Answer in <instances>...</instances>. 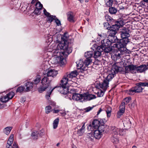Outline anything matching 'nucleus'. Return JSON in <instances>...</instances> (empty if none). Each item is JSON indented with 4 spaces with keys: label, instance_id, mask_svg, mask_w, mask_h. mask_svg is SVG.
Segmentation results:
<instances>
[{
    "label": "nucleus",
    "instance_id": "obj_57",
    "mask_svg": "<svg viewBox=\"0 0 148 148\" xmlns=\"http://www.w3.org/2000/svg\"><path fill=\"white\" fill-rule=\"evenodd\" d=\"M100 125H103L106 122V120L104 119H101L99 120Z\"/></svg>",
    "mask_w": 148,
    "mask_h": 148
},
{
    "label": "nucleus",
    "instance_id": "obj_46",
    "mask_svg": "<svg viewBox=\"0 0 148 148\" xmlns=\"http://www.w3.org/2000/svg\"><path fill=\"white\" fill-rule=\"evenodd\" d=\"M25 88L24 86H20L17 89L16 92L19 93L22 92L23 91L25 92Z\"/></svg>",
    "mask_w": 148,
    "mask_h": 148
},
{
    "label": "nucleus",
    "instance_id": "obj_56",
    "mask_svg": "<svg viewBox=\"0 0 148 148\" xmlns=\"http://www.w3.org/2000/svg\"><path fill=\"white\" fill-rule=\"evenodd\" d=\"M123 113H123V112L119 111L117 113V117L118 118H120L121 116L123 115Z\"/></svg>",
    "mask_w": 148,
    "mask_h": 148
},
{
    "label": "nucleus",
    "instance_id": "obj_44",
    "mask_svg": "<svg viewBox=\"0 0 148 148\" xmlns=\"http://www.w3.org/2000/svg\"><path fill=\"white\" fill-rule=\"evenodd\" d=\"M106 5L109 7L112 6L113 3L112 0H105Z\"/></svg>",
    "mask_w": 148,
    "mask_h": 148
},
{
    "label": "nucleus",
    "instance_id": "obj_64",
    "mask_svg": "<svg viewBox=\"0 0 148 148\" xmlns=\"http://www.w3.org/2000/svg\"><path fill=\"white\" fill-rule=\"evenodd\" d=\"M125 104H126L125 103V102L123 101L121 103V105L120 106V107L125 108Z\"/></svg>",
    "mask_w": 148,
    "mask_h": 148
},
{
    "label": "nucleus",
    "instance_id": "obj_30",
    "mask_svg": "<svg viewBox=\"0 0 148 148\" xmlns=\"http://www.w3.org/2000/svg\"><path fill=\"white\" fill-rule=\"evenodd\" d=\"M12 129V127L11 126H8L5 127L3 129V133L7 135H8Z\"/></svg>",
    "mask_w": 148,
    "mask_h": 148
},
{
    "label": "nucleus",
    "instance_id": "obj_16",
    "mask_svg": "<svg viewBox=\"0 0 148 148\" xmlns=\"http://www.w3.org/2000/svg\"><path fill=\"white\" fill-rule=\"evenodd\" d=\"M58 73V71L55 70L50 69L48 70L46 74H43L45 75H47V77H56Z\"/></svg>",
    "mask_w": 148,
    "mask_h": 148
},
{
    "label": "nucleus",
    "instance_id": "obj_3",
    "mask_svg": "<svg viewBox=\"0 0 148 148\" xmlns=\"http://www.w3.org/2000/svg\"><path fill=\"white\" fill-rule=\"evenodd\" d=\"M113 77L114 76L113 74H109L103 82L99 83L98 86L99 88L101 89L103 91H105L108 87L109 82Z\"/></svg>",
    "mask_w": 148,
    "mask_h": 148
},
{
    "label": "nucleus",
    "instance_id": "obj_48",
    "mask_svg": "<svg viewBox=\"0 0 148 148\" xmlns=\"http://www.w3.org/2000/svg\"><path fill=\"white\" fill-rule=\"evenodd\" d=\"M36 7L37 10H40L43 7V6L41 4L40 2H38L36 4Z\"/></svg>",
    "mask_w": 148,
    "mask_h": 148
},
{
    "label": "nucleus",
    "instance_id": "obj_45",
    "mask_svg": "<svg viewBox=\"0 0 148 148\" xmlns=\"http://www.w3.org/2000/svg\"><path fill=\"white\" fill-rule=\"evenodd\" d=\"M111 140L114 144L117 143L118 142L119 140L117 137L116 135L115 136H113L111 138Z\"/></svg>",
    "mask_w": 148,
    "mask_h": 148
},
{
    "label": "nucleus",
    "instance_id": "obj_10",
    "mask_svg": "<svg viewBox=\"0 0 148 148\" xmlns=\"http://www.w3.org/2000/svg\"><path fill=\"white\" fill-rule=\"evenodd\" d=\"M14 95V93L13 92H11L6 95L0 98V100L2 102L5 103L9 100L12 99Z\"/></svg>",
    "mask_w": 148,
    "mask_h": 148
},
{
    "label": "nucleus",
    "instance_id": "obj_49",
    "mask_svg": "<svg viewBox=\"0 0 148 148\" xmlns=\"http://www.w3.org/2000/svg\"><path fill=\"white\" fill-rule=\"evenodd\" d=\"M45 109L46 113L47 114H48L51 111L52 108L51 106H48L46 107Z\"/></svg>",
    "mask_w": 148,
    "mask_h": 148
},
{
    "label": "nucleus",
    "instance_id": "obj_60",
    "mask_svg": "<svg viewBox=\"0 0 148 148\" xmlns=\"http://www.w3.org/2000/svg\"><path fill=\"white\" fill-rule=\"evenodd\" d=\"M98 47V46L97 45L94 44L91 48V49H92L93 51H95L96 50V49H97Z\"/></svg>",
    "mask_w": 148,
    "mask_h": 148
},
{
    "label": "nucleus",
    "instance_id": "obj_4",
    "mask_svg": "<svg viewBox=\"0 0 148 148\" xmlns=\"http://www.w3.org/2000/svg\"><path fill=\"white\" fill-rule=\"evenodd\" d=\"M51 80L49 79L48 77H44L41 80V83L42 86L38 89V91L40 93L45 91L49 86Z\"/></svg>",
    "mask_w": 148,
    "mask_h": 148
},
{
    "label": "nucleus",
    "instance_id": "obj_63",
    "mask_svg": "<svg viewBox=\"0 0 148 148\" xmlns=\"http://www.w3.org/2000/svg\"><path fill=\"white\" fill-rule=\"evenodd\" d=\"M141 85L143 86L148 87V82H142Z\"/></svg>",
    "mask_w": 148,
    "mask_h": 148
},
{
    "label": "nucleus",
    "instance_id": "obj_20",
    "mask_svg": "<svg viewBox=\"0 0 148 148\" xmlns=\"http://www.w3.org/2000/svg\"><path fill=\"white\" fill-rule=\"evenodd\" d=\"M119 67L115 64H114L112 66L111 69V73H110L109 74H113L114 77V75L119 71Z\"/></svg>",
    "mask_w": 148,
    "mask_h": 148
},
{
    "label": "nucleus",
    "instance_id": "obj_42",
    "mask_svg": "<svg viewBox=\"0 0 148 148\" xmlns=\"http://www.w3.org/2000/svg\"><path fill=\"white\" fill-rule=\"evenodd\" d=\"M59 121V119L58 118L56 119L53 123V128L54 129H56L58 127Z\"/></svg>",
    "mask_w": 148,
    "mask_h": 148
},
{
    "label": "nucleus",
    "instance_id": "obj_29",
    "mask_svg": "<svg viewBox=\"0 0 148 148\" xmlns=\"http://www.w3.org/2000/svg\"><path fill=\"white\" fill-rule=\"evenodd\" d=\"M92 125L94 128L97 129L100 125V121L98 120H95L93 121Z\"/></svg>",
    "mask_w": 148,
    "mask_h": 148
},
{
    "label": "nucleus",
    "instance_id": "obj_5",
    "mask_svg": "<svg viewBox=\"0 0 148 148\" xmlns=\"http://www.w3.org/2000/svg\"><path fill=\"white\" fill-rule=\"evenodd\" d=\"M102 134L97 130H94L93 132L88 133L86 137L89 140H92L94 138L96 139H99L101 137Z\"/></svg>",
    "mask_w": 148,
    "mask_h": 148
},
{
    "label": "nucleus",
    "instance_id": "obj_47",
    "mask_svg": "<svg viewBox=\"0 0 148 148\" xmlns=\"http://www.w3.org/2000/svg\"><path fill=\"white\" fill-rule=\"evenodd\" d=\"M101 53L100 52H99L98 50H95L94 51V57L95 58H97L101 55Z\"/></svg>",
    "mask_w": 148,
    "mask_h": 148
},
{
    "label": "nucleus",
    "instance_id": "obj_28",
    "mask_svg": "<svg viewBox=\"0 0 148 148\" xmlns=\"http://www.w3.org/2000/svg\"><path fill=\"white\" fill-rule=\"evenodd\" d=\"M67 17L68 20L71 22H74V15L73 12H69L67 13Z\"/></svg>",
    "mask_w": 148,
    "mask_h": 148
},
{
    "label": "nucleus",
    "instance_id": "obj_6",
    "mask_svg": "<svg viewBox=\"0 0 148 148\" xmlns=\"http://www.w3.org/2000/svg\"><path fill=\"white\" fill-rule=\"evenodd\" d=\"M130 42L129 39L125 40L123 39L119 40V41L113 45L114 47H116L119 49L125 47L127 43Z\"/></svg>",
    "mask_w": 148,
    "mask_h": 148
},
{
    "label": "nucleus",
    "instance_id": "obj_33",
    "mask_svg": "<svg viewBox=\"0 0 148 148\" xmlns=\"http://www.w3.org/2000/svg\"><path fill=\"white\" fill-rule=\"evenodd\" d=\"M106 129V128L105 126L103 125H100L97 130L102 134V133H104Z\"/></svg>",
    "mask_w": 148,
    "mask_h": 148
},
{
    "label": "nucleus",
    "instance_id": "obj_15",
    "mask_svg": "<svg viewBox=\"0 0 148 148\" xmlns=\"http://www.w3.org/2000/svg\"><path fill=\"white\" fill-rule=\"evenodd\" d=\"M83 94H80L78 93H74L72 95V99L73 100L75 101H79L80 102L83 101Z\"/></svg>",
    "mask_w": 148,
    "mask_h": 148
},
{
    "label": "nucleus",
    "instance_id": "obj_37",
    "mask_svg": "<svg viewBox=\"0 0 148 148\" xmlns=\"http://www.w3.org/2000/svg\"><path fill=\"white\" fill-rule=\"evenodd\" d=\"M47 21L51 23L53 20L55 19V18H56V16L50 15L48 16L47 17Z\"/></svg>",
    "mask_w": 148,
    "mask_h": 148
},
{
    "label": "nucleus",
    "instance_id": "obj_35",
    "mask_svg": "<svg viewBox=\"0 0 148 148\" xmlns=\"http://www.w3.org/2000/svg\"><path fill=\"white\" fill-rule=\"evenodd\" d=\"M39 133L37 131H33L31 134V136L34 139H36L38 138Z\"/></svg>",
    "mask_w": 148,
    "mask_h": 148
},
{
    "label": "nucleus",
    "instance_id": "obj_7",
    "mask_svg": "<svg viewBox=\"0 0 148 148\" xmlns=\"http://www.w3.org/2000/svg\"><path fill=\"white\" fill-rule=\"evenodd\" d=\"M13 134L10 135L7 141L6 145V148H18L17 144L15 142L13 143Z\"/></svg>",
    "mask_w": 148,
    "mask_h": 148
},
{
    "label": "nucleus",
    "instance_id": "obj_24",
    "mask_svg": "<svg viewBox=\"0 0 148 148\" xmlns=\"http://www.w3.org/2000/svg\"><path fill=\"white\" fill-rule=\"evenodd\" d=\"M78 74L76 71H75L71 72V73H67L66 74V75L69 79H71L73 77H76Z\"/></svg>",
    "mask_w": 148,
    "mask_h": 148
},
{
    "label": "nucleus",
    "instance_id": "obj_8",
    "mask_svg": "<svg viewBox=\"0 0 148 148\" xmlns=\"http://www.w3.org/2000/svg\"><path fill=\"white\" fill-rule=\"evenodd\" d=\"M120 34L122 39L125 40L129 39L128 37L130 36L129 30L126 27H122L121 29Z\"/></svg>",
    "mask_w": 148,
    "mask_h": 148
},
{
    "label": "nucleus",
    "instance_id": "obj_39",
    "mask_svg": "<svg viewBox=\"0 0 148 148\" xmlns=\"http://www.w3.org/2000/svg\"><path fill=\"white\" fill-rule=\"evenodd\" d=\"M91 62V60L90 59L86 58L84 62V66H85V69L87 66H88Z\"/></svg>",
    "mask_w": 148,
    "mask_h": 148
},
{
    "label": "nucleus",
    "instance_id": "obj_52",
    "mask_svg": "<svg viewBox=\"0 0 148 148\" xmlns=\"http://www.w3.org/2000/svg\"><path fill=\"white\" fill-rule=\"evenodd\" d=\"M131 100V98L130 97H129L125 98L124 99V101L125 102L126 104L128 103Z\"/></svg>",
    "mask_w": 148,
    "mask_h": 148
},
{
    "label": "nucleus",
    "instance_id": "obj_59",
    "mask_svg": "<svg viewBox=\"0 0 148 148\" xmlns=\"http://www.w3.org/2000/svg\"><path fill=\"white\" fill-rule=\"evenodd\" d=\"M103 48H102L99 47H98L97 49H96L95 50H98L99 52H100V53H101L103 51Z\"/></svg>",
    "mask_w": 148,
    "mask_h": 148
},
{
    "label": "nucleus",
    "instance_id": "obj_32",
    "mask_svg": "<svg viewBox=\"0 0 148 148\" xmlns=\"http://www.w3.org/2000/svg\"><path fill=\"white\" fill-rule=\"evenodd\" d=\"M111 130L112 134L116 136L119 134L118 131L119 130V128L115 127H112L111 128Z\"/></svg>",
    "mask_w": 148,
    "mask_h": 148
},
{
    "label": "nucleus",
    "instance_id": "obj_27",
    "mask_svg": "<svg viewBox=\"0 0 148 148\" xmlns=\"http://www.w3.org/2000/svg\"><path fill=\"white\" fill-rule=\"evenodd\" d=\"M125 127H126L128 128H130L131 125V122L130 119L128 118H126L124 120L123 123Z\"/></svg>",
    "mask_w": 148,
    "mask_h": 148
},
{
    "label": "nucleus",
    "instance_id": "obj_26",
    "mask_svg": "<svg viewBox=\"0 0 148 148\" xmlns=\"http://www.w3.org/2000/svg\"><path fill=\"white\" fill-rule=\"evenodd\" d=\"M82 124V125L81 128L77 131V134L79 136H82L84 133L85 130V123H83Z\"/></svg>",
    "mask_w": 148,
    "mask_h": 148
},
{
    "label": "nucleus",
    "instance_id": "obj_58",
    "mask_svg": "<svg viewBox=\"0 0 148 148\" xmlns=\"http://www.w3.org/2000/svg\"><path fill=\"white\" fill-rule=\"evenodd\" d=\"M93 128L92 124H90L88 126L87 129L88 130L92 131Z\"/></svg>",
    "mask_w": 148,
    "mask_h": 148
},
{
    "label": "nucleus",
    "instance_id": "obj_55",
    "mask_svg": "<svg viewBox=\"0 0 148 148\" xmlns=\"http://www.w3.org/2000/svg\"><path fill=\"white\" fill-rule=\"evenodd\" d=\"M104 27V28L105 29H108V28H109V25L108 23L106 22L104 23L103 24Z\"/></svg>",
    "mask_w": 148,
    "mask_h": 148
},
{
    "label": "nucleus",
    "instance_id": "obj_22",
    "mask_svg": "<svg viewBox=\"0 0 148 148\" xmlns=\"http://www.w3.org/2000/svg\"><path fill=\"white\" fill-rule=\"evenodd\" d=\"M118 30V29H117V28L114 27L112 25L111 29H110L108 31L109 34V36H115V35L117 33V31Z\"/></svg>",
    "mask_w": 148,
    "mask_h": 148
},
{
    "label": "nucleus",
    "instance_id": "obj_54",
    "mask_svg": "<svg viewBox=\"0 0 148 148\" xmlns=\"http://www.w3.org/2000/svg\"><path fill=\"white\" fill-rule=\"evenodd\" d=\"M55 21L57 25L58 26H59L61 25V24L60 21L57 18H55Z\"/></svg>",
    "mask_w": 148,
    "mask_h": 148
},
{
    "label": "nucleus",
    "instance_id": "obj_36",
    "mask_svg": "<svg viewBox=\"0 0 148 148\" xmlns=\"http://www.w3.org/2000/svg\"><path fill=\"white\" fill-rule=\"evenodd\" d=\"M109 11L110 14H116L117 10L116 8L114 7H111L109 8Z\"/></svg>",
    "mask_w": 148,
    "mask_h": 148
},
{
    "label": "nucleus",
    "instance_id": "obj_2",
    "mask_svg": "<svg viewBox=\"0 0 148 148\" xmlns=\"http://www.w3.org/2000/svg\"><path fill=\"white\" fill-rule=\"evenodd\" d=\"M68 86H56L54 87L51 90L47 92V94L46 95V98L47 99H49L51 92L54 89L56 88H57V90L60 92V93L64 95L66 94L69 91Z\"/></svg>",
    "mask_w": 148,
    "mask_h": 148
},
{
    "label": "nucleus",
    "instance_id": "obj_14",
    "mask_svg": "<svg viewBox=\"0 0 148 148\" xmlns=\"http://www.w3.org/2000/svg\"><path fill=\"white\" fill-rule=\"evenodd\" d=\"M83 101H90L96 98L95 95L90 94L88 93H84L83 94Z\"/></svg>",
    "mask_w": 148,
    "mask_h": 148
},
{
    "label": "nucleus",
    "instance_id": "obj_25",
    "mask_svg": "<svg viewBox=\"0 0 148 148\" xmlns=\"http://www.w3.org/2000/svg\"><path fill=\"white\" fill-rule=\"evenodd\" d=\"M124 25V23L123 21L121 20H119L116 22V23L115 24L112 25V26L117 28V29H119L120 26H122Z\"/></svg>",
    "mask_w": 148,
    "mask_h": 148
},
{
    "label": "nucleus",
    "instance_id": "obj_23",
    "mask_svg": "<svg viewBox=\"0 0 148 148\" xmlns=\"http://www.w3.org/2000/svg\"><path fill=\"white\" fill-rule=\"evenodd\" d=\"M25 86L26 87L25 89V92H28L33 87V83L32 82H27L25 84Z\"/></svg>",
    "mask_w": 148,
    "mask_h": 148
},
{
    "label": "nucleus",
    "instance_id": "obj_50",
    "mask_svg": "<svg viewBox=\"0 0 148 148\" xmlns=\"http://www.w3.org/2000/svg\"><path fill=\"white\" fill-rule=\"evenodd\" d=\"M130 94L131 95H133L134 93H136V90L134 87L132 88L129 90Z\"/></svg>",
    "mask_w": 148,
    "mask_h": 148
},
{
    "label": "nucleus",
    "instance_id": "obj_38",
    "mask_svg": "<svg viewBox=\"0 0 148 148\" xmlns=\"http://www.w3.org/2000/svg\"><path fill=\"white\" fill-rule=\"evenodd\" d=\"M41 80V77L39 75H37L36 79L34 80L33 83L34 84H37Z\"/></svg>",
    "mask_w": 148,
    "mask_h": 148
},
{
    "label": "nucleus",
    "instance_id": "obj_31",
    "mask_svg": "<svg viewBox=\"0 0 148 148\" xmlns=\"http://www.w3.org/2000/svg\"><path fill=\"white\" fill-rule=\"evenodd\" d=\"M113 45H110L108 46L103 47V48L104 51L107 53H109L112 50V47H113Z\"/></svg>",
    "mask_w": 148,
    "mask_h": 148
},
{
    "label": "nucleus",
    "instance_id": "obj_40",
    "mask_svg": "<svg viewBox=\"0 0 148 148\" xmlns=\"http://www.w3.org/2000/svg\"><path fill=\"white\" fill-rule=\"evenodd\" d=\"M100 90H98L97 92V95L98 97H101L103 95L105 91H103L102 89H99Z\"/></svg>",
    "mask_w": 148,
    "mask_h": 148
},
{
    "label": "nucleus",
    "instance_id": "obj_53",
    "mask_svg": "<svg viewBox=\"0 0 148 148\" xmlns=\"http://www.w3.org/2000/svg\"><path fill=\"white\" fill-rule=\"evenodd\" d=\"M93 108V106L87 107L84 109V111L86 112H88L91 110Z\"/></svg>",
    "mask_w": 148,
    "mask_h": 148
},
{
    "label": "nucleus",
    "instance_id": "obj_1",
    "mask_svg": "<svg viewBox=\"0 0 148 148\" xmlns=\"http://www.w3.org/2000/svg\"><path fill=\"white\" fill-rule=\"evenodd\" d=\"M67 47V45H65L64 43H59L57 47H54L53 46L51 45L48 47L47 51L52 52L54 56H56L53 60L54 63H60L62 65L66 63V58L71 52V50L70 49L69 50L66 49V53L63 50L66 49Z\"/></svg>",
    "mask_w": 148,
    "mask_h": 148
},
{
    "label": "nucleus",
    "instance_id": "obj_61",
    "mask_svg": "<svg viewBox=\"0 0 148 148\" xmlns=\"http://www.w3.org/2000/svg\"><path fill=\"white\" fill-rule=\"evenodd\" d=\"M122 54H121V53H117L115 54V56L117 58L119 59L121 57L120 56Z\"/></svg>",
    "mask_w": 148,
    "mask_h": 148
},
{
    "label": "nucleus",
    "instance_id": "obj_17",
    "mask_svg": "<svg viewBox=\"0 0 148 148\" xmlns=\"http://www.w3.org/2000/svg\"><path fill=\"white\" fill-rule=\"evenodd\" d=\"M77 66L78 69H82L83 70H85V66H84L83 60L82 59H80L79 61L76 62Z\"/></svg>",
    "mask_w": 148,
    "mask_h": 148
},
{
    "label": "nucleus",
    "instance_id": "obj_11",
    "mask_svg": "<svg viewBox=\"0 0 148 148\" xmlns=\"http://www.w3.org/2000/svg\"><path fill=\"white\" fill-rule=\"evenodd\" d=\"M99 36L101 38V39H102L101 41V45L103 47L110 45V42L109 41L108 38L103 39L106 36V35L103 34L99 35Z\"/></svg>",
    "mask_w": 148,
    "mask_h": 148
},
{
    "label": "nucleus",
    "instance_id": "obj_41",
    "mask_svg": "<svg viewBox=\"0 0 148 148\" xmlns=\"http://www.w3.org/2000/svg\"><path fill=\"white\" fill-rule=\"evenodd\" d=\"M112 109L111 107H107L106 110V112L107 114L108 117H110L111 115V112H112Z\"/></svg>",
    "mask_w": 148,
    "mask_h": 148
},
{
    "label": "nucleus",
    "instance_id": "obj_62",
    "mask_svg": "<svg viewBox=\"0 0 148 148\" xmlns=\"http://www.w3.org/2000/svg\"><path fill=\"white\" fill-rule=\"evenodd\" d=\"M125 108L120 107L119 111L124 113L125 111Z\"/></svg>",
    "mask_w": 148,
    "mask_h": 148
},
{
    "label": "nucleus",
    "instance_id": "obj_19",
    "mask_svg": "<svg viewBox=\"0 0 148 148\" xmlns=\"http://www.w3.org/2000/svg\"><path fill=\"white\" fill-rule=\"evenodd\" d=\"M109 41L110 42V45H113L114 43H117L119 41V39L116 36H109L108 37Z\"/></svg>",
    "mask_w": 148,
    "mask_h": 148
},
{
    "label": "nucleus",
    "instance_id": "obj_18",
    "mask_svg": "<svg viewBox=\"0 0 148 148\" xmlns=\"http://www.w3.org/2000/svg\"><path fill=\"white\" fill-rule=\"evenodd\" d=\"M148 69V66L145 64L137 66V71L139 73L143 72Z\"/></svg>",
    "mask_w": 148,
    "mask_h": 148
},
{
    "label": "nucleus",
    "instance_id": "obj_21",
    "mask_svg": "<svg viewBox=\"0 0 148 148\" xmlns=\"http://www.w3.org/2000/svg\"><path fill=\"white\" fill-rule=\"evenodd\" d=\"M142 82L138 83L136 84V86L134 87L136 90V93L142 92L143 88L142 87L143 86L141 85Z\"/></svg>",
    "mask_w": 148,
    "mask_h": 148
},
{
    "label": "nucleus",
    "instance_id": "obj_43",
    "mask_svg": "<svg viewBox=\"0 0 148 148\" xmlns=\"http://www.w3.org/2000/svg\"><path fill=\"white\" fill-rule=\"evenodd\" d=\"M119 50L120 53H121L122 54L127 53L128 51V50L125 47L119 49Z\"/></svg>",
    "mask_w": 148,
    "mask_h": 148
},
{
    "label": "nucleus",
    "instance_id": "obj_9",
    "mask_svg": "<svg viewBox=\"0 0 148 148\" xmlns=\"http://www.w3.org/2000/svg\"><path fill=\"white\" fill-rule=\"evenodd\" d=\"M125 69V73H128L130 72L132 73H135L137 71V66L136 65L131 64L126 66Z\"/></svg>",
    "mask_w": 148,
    "mask_h": 148
},
{
    "label": "nucleus",
    "instance_id": "obj_51",
    "mask_svg": "<svg viewBox=\"0 0 148 148\" xmlns=\"http://www.w3.org/2000/svg\"><path fill=\"white\" fill-rule=\"evenodd\" d=\"M105 17V19L108 21H112L113 20L112 18L108 15H106Z\"/></svg>",
    "mask_w": 148,
    "mask_h": 148
},
{
    "label": "nucleus",
    "instance_id": "obj_13",
    "mask_svg": "<svg viewBox=\"0 0 148 148\" xmlns=\"http://www.w3.org/2000/svg\"><path fill=\"white\" fill-rule=\"evenodd\" d=\"M60 85L61 86H69L67 84H71L70 79L67 77L66 75L64 76L61 80Z\"/></svg>",
    "mask_w": 148,
    "mask_h": 148
},
{
    "label": "nucleus",
    "instance_id": "obj_34",
    "mask_svg": "<svg viewBox=\"0 0 148 148\" xmlns=\"http://www.w3.org/2000/svg\"><path fill=\"white\" fill-rule=\"evenodd\" d=\"M93 55V52L92 51H88L86 52L84 54V56L86 58L90 59L92 57Z\"/></svg>",
    "mask_w": 148,
    "mask_h": 148
},
{
    "label": "nucleus",
    "instance_id": "obj_12",
    "mask_svg": "<svg viewBox=\"0 0 148 148\" xmlns=\"http://www.w3.org/2000/svg\"><path fill=\"white\" fill-rule=\"evenodd\" d=\"M68 35L66 33H64L62 36V39L63 41V42H61L60 43H64L65 45H67V47L66 48V49H63V50L66 53V50H69V49H71V52L72 51V49L70 47H69V45L67 43V41L68 39Z\"/></svg>",
    "mask_w": 148,
    "mask_h": 148
}]
</instances>
